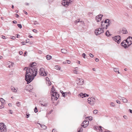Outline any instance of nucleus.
Listing matches in <instances>:
<instances>
[{"label":"nucleus","instance_id":"1","mask_svg":"<svg viewBox=\"0 0 132 132\" xmlns=\"http://www.w3.org/2000/svg\"><path fill=\"white\" fill-rule=\"evenodd\" d=\"M36 64L35 62H32L29 65L30 68L27 70V74H28V73H30V74H32L35 78L37 73V69L35 66Z\"/></svg>","mask_w":132,"mask_h":132},{"label":"nucleus","instance_id":"2","mask_svg":"<svg viewBox=\"0 0 132 132\" xmlns=\"http://www.w3.org/2000/svg\"><path fill=\"white\" fill-rule=\"evenodd\" d=\"M30 66L26 67L24 68L23 70H26V72L25 73V80L27 81V84L30 83L34 78V77L32 74H30V73H28L27 74V70H29L30 68Z\"/></svg>","mask_w":132,"mask_h":132},{"label":"nucleus","instance_id":"3","mask_svg":"<svg viewBox=\"0 0 132 132\" xmlns=\"http://www.w3.org/2000/svg\"><path fill=\"white\" fill-rule=\"evenodd\" d=\"M6 127L3 123H0V132H6Z\"/></svg>","mask_w":132,"mask_h":132},{"label":"nucleus","instance_id":"4","mask_svg":"<svg viewBox=\"0 0 132 132\" xmlns=\"http://www.w3.org/2000/svg\"><path fill=\"white\" fill-rule=\"evenodd\" d=\"M95 101V98L93 97L89 98L88 99V103L92 105H94Z\"/></svg>","mask_w":132,"mask_h":132},{"label":"nucleus","instance_id":"5","mask_svg":"<svg viewBox=\"0 0 132 132\" xmlns=\"http://www.w3.org/2000/svg\"><path fill=\"white\" fill-rule=\"evenodd\" d=\"M103 28H100L95 30V32L96 35H98L103 32Z\"/></svg>","mask_w":132,"mask_h":132},{"label":"nucleus","instance_id":"6","mask_svg":"<svg viewBox=\"0 0 132 132\" xmlns=\"http://www.w3.org/2000/svg\"><path fill=\"white\" fill-rule=\"evenodd\" d=\"M113 40L117 42L118 44H119L120 42L121 37L120 36H117L113 37Z\"/></svg>","mask_w":132,"mask_h":132},{"label":"nucleus","instance_id":"7","mask_svg":"<svg viewBox=\"0 0 132 132\" xmlns=\"http://www.w3.org/2000/svg\"><path fill=\"white\" fill-rule=\"evenodd\" d=\"M126 43L128 44V46H130L132 43V37L129 36L126 40Z\"/></svg>","mask_w":132,"mask_h":132},{"label":"nucleus","instance_id":"8","mask_svg":"<svg viewBox=\"0 0 132 132\" xmlns=\"http://www.w3.org/2000/svg\"><path fill=\"white\" fill-rule=\"evenodd\" d=\"M89 124V122L88 120H85L82 123L81 126L86 128L88 126Z\"/></svg>","mask_w":132,"mask_h":132},{"label":"nucleus","instance_id":"9","mask_svg":"<svg viewBox=\"0 0 132 132\" xmlns=\"http://www.w3.org/2000/svg\"><path fill=\"white\" fill-rule=\"evenodd\" d=\"M109 21V19H107L104 20V21H102L101 22V27L102 28H103L104 29L105 28V26H106V23L107 22V21Z\"/></svg>","mask_w":132,"mask_h":132},{"label":"nucleus","instance_id":"10","mask_svg":"<svg viewBox=\"0 0 132 132\" xmlns=\"http://www.w3.org/2000/svg\"><path fill=\"white\" fill-rule=\"evenodd\" d=\"M53 94L52 96L54 97L55 99L57 100L59 96V95L57 92H54V91H53Z\"/></svg>","mask_w":132,"mask_h":132},{"label":"nucleus","instance_id":"11","mask_svg":"<svg viewBox=\"0 0 132 132\" xmlns=\"http://www.w3.org/2000/svg\"><path fill=\"white\" fill-rule=\"evenodd\" d=\"M103 16L102 15L100 14L96 16L95 18L96 21L97 22L100 21L101 20Z\"/></svg>","mask_w":132,"mask_h":132},{"label":"nucleus","instance_id":"12","mask_svg":"<svg viewBox=\"0 0 132 132\" xmlns=\"http://www.w3.org/2000/svg\"><path fill=\"white\" fill-rule=\"evenodd\" d=\"M62 4L63 6L66 7L68 6L69 5V3L68 2H67V1L66 0L63 1L62 2Z\"/></svg>","mask_w":132,"mask_h":132},{"label":"nucleus","instance_id":"13","mask_svg":"<svg viewBox=\"0 0 132 132\" xmlns=\"http://www.w3.org/2000/svg\"><path fill=\"white\" fill-rule=\"evenodd\" d=\"M39 73L40 75L43 76L44 75V72L45 69L43 68H41L39 70Z\"/></svg>","mask_w":132,"mask_h":132},{"label":"nucleus","instance_id":"14","mask_svg":"<svg viewBox=\"0 0 132 132\" xmlns=\"http://www.w3.org/2000/svg\"><path fill=\"white\" fill-rule=\"evenodd\" d=\"M78 81H79V82L77 84L78 85H82L84 82V80L82 79H79Z\"/></svg>","mask_w":132,"mask_h":132},{"label":"nucleus","instance_id":"15","mask_svg":"<svg viewBox=\"0 0 132 132\" xmlns=\"http://www.w3.org/2000/svg\"><path fill=\"white\" fill-rule=\"evenodd\" d=\"M78 95H79L82 98H83L86 96H89V95L87 94L86 93L83 94L82 93H80Z\"/></svg>","mask_w":132,"mask_h":132},{"label":"nucleus","instance_id":"16","mask_svg":"<svg viewBox=\"0 0 132 132\" xmlns=\"http://www.w3.org/2000/svg\"><path fill=\"white\" fill-rule=\"evenodd\" d=\"M111 23V22H110V20H109V21H107V22L106 23V27H105V29H107L108 28V27L110 25V23Z\"/></svg>","mask_w":132,"mask_h":132},{"label":"nucleus","instance_id":"17","mask_svg":"<svg viewBox=\"0 0 132 132\" xmlns=\"http://www.w3.org/2000/svg\"><path fill=\"white\" fill-rule=\"evenodd\" d=\"M122 31H123V34H126L127 33V31L126 29L125 28H122Z\"/></svg>","mask_w":132,"mask_h":132},{"label":"nucleus","instance_id":"18","mask_svg":"<svg viewBox=\"0 0 132 132\" xmlns=\"http://www.w3.org/2000/svg\"><path fill=\"white\" fill-rule=\"evenodd\" d=\"M38 124H39L40 125V127L44 129H45L47 128V126L44 125H42L40 123H38Z\"/></svg>","mask_w":132,"mask_h":132},{"label":"nucleus","instance_id":"19","mask_svg":"<svg viewBox=\"0 0 132 132\" xmlns=\"http://www.w3.org/2000/svg\"><path fill=\"white\" fill-rule=\"evenodd\" d=\"M110 33L109 32V30H107L106 32L105 35L107 37L111 35L110 34Z\"/></svg>","mask_w":132,"mask_h":132},{"label":"nucleus","instance_id":"20","mask_svg":"<svg viewBox=\"0 0 132 132\" xmlns=\"http://www.w3.org/2000/svg\"><path fill=\"white\" fill-rule=\"evenodd\" d=\"M11 90H12L13 92H16V89L14 87H13V86H11Z\"/></svg>","mask_w":132,"mask_h":132},{"label":"nucleus","instance_id":"21","mask_svg":"<svg viewBox=\"0 0 132 132\" xmlns=\"http://www.w3.org/2000/svg\"><path fill=\"white\" fill-rule=\"evenodd\" d=\"M52 57L50 55H47L46 56V59L47 60H49L51 59Z\"/></svg>","mask_w":132,"mask_h":132},{"label":"nucleus","instance_id":"22","mask_svg":"<svg viewBox=\"0 0 132 132\" xmlns=\"http://www.w3.org/2000/svg\"><path fill=\"white\" fill-rule=\"evenodd\" d=\"M62 53H67V51L65 49H63L61 50Z\"/></svg>","mask_w":132,"mask_h":132},{"label":"nucleus","instance_id":"23","mask_svg":"<svg viewBox=\"0 0 132 132\" xmlns=\"http://www.w3.org/2000/svg\"><path fill=\"white\" fill-rule=\"evenodd\" d=\"M123 102L125 103H127V102L128 100H127L124 97H123L122 98V100Z\"/></svg>","mask_w":132,"mask_h":132},{"label":"nucleus","instance_id":"24","mask_svg":"<svg viewBox=\"0 0 132 132\" xmlns=\"http://www.w3.org/2000/svg\"><path fill=\"white\" fill-rule=\"evenodd\" d=\"M55 69L58 70H60L61 67L58 65H56L55 66Z\"/></svg>","mask_w":132,"mask_h":132},{"label":"nucleus","instance_id":"25","mask_svg":"<svg viewBox=\"0 0 132 132\" xmlns=\"http://www.w3.org/2000/svg\"><path fill=\"white\" fill-rule=\"evenodd\" d=\"M0 101L2 103V104L3 103L5 102L4 100L2 98H1L0 99Z\"/></svg>","mask_w":132,"mask_h":132},{"label":"nucleus","instance_id":"26","mask_svg":"<svg viewBox=\"0 0 132 132\" xmlns=\"http://www.w3.org/2000/svg\"><path fill=\"white\" fill-rule=\"evenodd\" d=\"M14 65V63H12L11 62V63L10 65H9L8 67L9 68H10L12 67H13V66Z\"/></svg>","mask_w":132,"mask_h":132},{"label":"nucleus","instance_id":"27","mask_svg":"<svg viewBox=\"0 0 132 132\" xmlns=\"http://www.w3.org/2000/svg\"><path fill=\"white\" fill-rule=\"evenodd\" d=\"M40 104L42 106H46L47 105V103H44V104L43 103H41Z\"/></svg>","mask_w":132,"mask_h":132},{"label":"nucleus","instance_id":"28","mask_svg":"<svg viewBox=\"0 0 132 132\" xmlns=\"http://www.w3.org/2000/svg\"><path fill=\"white\" fill-rule=\"evenodd\" d=\"M67 2L69 3V4H71L73 2V0H68V1H67Z\"/></svg>","mask_w":132,"mask_h":132},{"label":"nucleus","instance_id":"29","mask_svg":"<svg viewBox=\"0 0 132 132\" xmlns=\"http://www.w3.org/2000/svg\"><path fill=\"white\" fill-rule=\"evenodd\" d=\"M98 110H94L93 112V113L94 114H96L97 113H98Z\"/></svg>","mask_w":132,"mask_h":132},{"label":"nucleus","instance_id":"30","mask_svg":"<svg viewBox=\"0 0 132 132\" xmlns=\"http://www.w3.org/2000/svg\"><path fill=\"white\" fill-rule=\"evenodd\" d=\"M82 128V127H79L78 129V132H81V130Z\"/></svg>","mask_w":132,"mask_h":132},{"label":"nucleus","instance_id":"31","mask_svg":"<svg viewBox=\"0 0 132 132\" xmlns=\"http://www.w3.org/2000/svg\"><path fill=\"white\" fill-rule=\"evenodd\" d=\"M113 70L115 72H117V71H118L119 69L117 68H113Z\"/></svg>","mask_w":132,"mask_h":132},{"label":"nucleus","instance_id":"32","mask_svg":"<svg viewBox=\"0 0 132 132\" xmlns=\"http://www.w3.org/2000/svg\"><path fill=\"white\" fill-rule=\"evenodd\" d=\"M17 26L20 29H21L22 28V26L21 24H17Z\"/></svg>","mask_w":132,"mask_h":132},{"label":"nucleus","instance_id":"33","mask_svg":"<svg viewBox=\"0 0 132 132\" xmlns=\"http://www.w3.org/2000/svg\"><path fill=\"white\" fill-rule=\"evenodd\" d=\"M125 43H126V40H123L121 43V45L122 46H123V45Z\"/></svg>","mask_w":132,"mask_h":132},{"label":"nucleus","instance_id":"34","mask_svg":"<svg viewBox=\"0 0 132 132\" xmlns=\"http://www.w3.org/2000/svg\"><path fill=\"white\" fill-rule=\"evenodd\" d=\"M66 94V95H67V92H64V93H62V95L64 97H65V94Z\"/></svg>","mask_w":132,"mask_h":132},{"label":"nucleus","instance_id":"35","mask_svg":"<svg viewBox=\"0 0 132 132\" xmlns=\"http://www.w3.org/2000/svg\"><path fill=\"white\" fill-rule=\"evenodd\" d=\"M34 112L35 113H37L38 112V109L37 107H36L34 109Z\"/></svg>","mask_w":132,"mask_h":132},{"label":"nucleus","instance_id":"36","mask_svg":"<svg viewBox=\"0 0 132 132\" xmlns=\"http://www.w3.org/2000/svg\"><path fill=\"white\" fill-rule=\"evenodd\" d=\"M122 46H123V47L125 48L128 47V46H127V44L125 43V44L123 45Z\"/></svg>","mask_w":132,"mask_h":132},{"label":"nucleus","instance_id":"37","mask_svg":"<svg viewBox=\"0 0 132 132\" xmlns=\"http://www.w3.org/2000/svg\"><path fill=\"white\" fill-rule=\"evenodd\" d=\"M54 90V91H55V90L54 89V88L53 86L52 88L51 89V92H52L53 93V91H54L53 90Z\"/></svg>","mask_w":132,"mask_h":132},{"label":"nucleus","instance_id":"38","mask_svg":"<svg viewBox=\"0 0 132 132\" xmlns=\"http://www.w3.org/2000/svg\"><path fill=\"white\" fill-rule=\"evenodd\" d=\"M82 56L84 58H86L85 56H86V55L84 53H83L82 54Z\"/></svg>","mask_w":132,"mask_h":132},{"label":"nucleus","instance_id":"39","mask_svg":"<svg viewBox=\"0 0 132 132\" xmlns=\"http://www.w3.org/2000/svg\"><path fill=\"white\" fill-rule=\"evenodd\" d=\"M11 63V62L10 61H8L6 62V64L10 65Z\"/></svg>","mask_w":132,"mask_h":132},{"label":"nucleus","instance_id":"40","mask_svg":"<svg viewBox=\"0 0 132 132\" xmlns=\"http://www.w3.org/2000/svg\"><path fill=\"white\" fill-rule=\"evenodd\" d=\"M110 105H111V106H115V104H114L112 102V103H110Z\"/></svg>","mask_w":132,"mask_h":132},{"label":"nucleus","instance_id":"41","mask_svg":"<svg viewBox=\"0 0 132 132\" xmlns=\"http://www.w3.org/2000/svg\"><path fill=\"white\" fill-rule=\"evenodd\" d=\"M47 73L45 72V71H44V75H43V76H46L47 75Z\"/></svg>","mask_w":132,"mask_h":132},{"label":"nucleus","instance_id":"42","mask_svg":"<svg viewBox=\"0 0 132 132\" xmlns=\"http://www.w3.org/2000/svg\"><path fill=\"white\" fill-rule=\"evenodd\" d=\"M123 97H121V96H119L118 97V98L120 100H122V98Z\"/></svg>","mask_w":132,"mask_h":132},{"label":"nucleus","instance_id":"43","mask_svg":"<svg viewBox=\"0 0 132 132\" xmlns=\"http://www.w3.org/2000/svg\"><path fill=\"white\" fill-rule=\"evenodd\" d=\"M89 56L92 57L94 56L91 53L89 54Z\"/></svg>","mask_w":132,"mask_h":132},{"label":"nucleus","instance_id":"44","mask_svg":"<svg viewBox=\"0 0 132 132\" xmlns=\"http://www.w3.org/2000/svg\"><path fill=\"white\" fill-rule=\"evenodd\" d=\"M116 102L118 104H120V101L118 100H117L116 101Z\"/></svg>","mask_w":132,"mask_h":132},{"label":"nucleus","instance_id":"45","mask_svg":"<svg viewBox=\"0 0 132 132\" xmlns=\"http://www.w3.org/2000/svg\"><path fill=\"white\" fill-rule=\"evenodd\" d=\"M27 52H26V51H25L24 52V55H23L24 56H27Z\"/></svg>","mask_w":132,"mask_h":132},{"label":"nucleus","instance_id":"46","mask_svg":"<svg viewBox=\"0 0 132 132\" xmlns=\"http://www.w3.org/2000/svg\"><path fill=\"white\" fill-rule=\"evenodd\" d=\"M19 53L20 55H21L22 54L23 52L22 51H19Z\"/></svg>","mask_w":132,"mask_h":132},{"label":"nucleus","instance_id":"47","mask_svg":"<svg viewBox=\"0 0 132 132\" xmlns=\"http://www.w3.org/2000/svg\"><path fill=\"white\" fill-rule=\"evenodd\" d=\"M11 38L13 39H15V37L14 36H12L11 37Z\"/></svg>","mask_w":132,"mask_h":132},{"label":"nucleus","instance_id":"48","mask_svg":"<svg viewBox=\"0 0 132 132\" xmlns=\"http://www.w3.org/2000/svg\"><path fill=\"white\" fill-rule=\"evenodd\" d=\"M100 129H99V130L101 131V130L102 131V127L101 126H99Z\"/></svg>","mask_w":132,"mask_h":132},{"label":"nucleus","instance_id":"49","mask_svg":"<svg viewBox=\"0 0 132 132\" xmlns=\"http://www.w3.org/2000/svg\"><path fill=\"white\" fill-rule=\"evenodd\" d=\"M67 63L68 64H70L71 62L69 60H67Z\"/></svg>","mask_w":132,"mask_h":132},{"label":"nucleus","instance_id":"50","mask_svg":"<svg viewBox=\"0 0 132 132\" xmlns=\"http://www.w3.org/2000/svg\"><path fill=\"white\" fill-rule=\"evenodd\" d=\"M52 132H56V130L54 129L52 130Z\"/></svg>","mask_w":132,"mask_h":132},{"label":"nucleus","instance_id":"51","mask_svg":"<svg viewBox=\"0 0 132 132\" xmlns=\"http://www.w3.org/2000/svg\"><path fill=\"white\" fill-rule=\"evenodd\" d=\"M9 111L10 113L12 114L13 113L12 111H11V110H9Z\"/></svg>","mask_w":132,"mask_h":132},{"label":"nucleus","instance_id":"52","mask_svg":"<svg viewBox=\"0 0 132 132\" xmlns=\"http://www.w3.org/2000/svg\"><path fill=\"white\" fill-rule=\"evenodd\" d=\"M26 43V42H21V43H22V45H24L26 44L24 43Z\"/></svg>","mask_w":132,"mask_h":132},{"label":"nucleus","instance_id":"53","mask_svg":"<svg viewBox=\"0 0 132 132\" xmlns=\"http://www.w3.org/2000/svg\"><path fill=\"white\" fill-rule=\"evenodd\" d=\"M20 105L19 102H17V106H19Z\"/></svg>","mask_w":132,"mask_h":132},{"label":"nucleus","instance_id":"54","mask_svg":"<svg viewBox=\"0 0 132 132\" xmlns=\"http://www.w3.org/2000/svg\"><path fill=\"white\" fill-rule=\"evenodd\" d=\"M95 61L96 62H98L99 61V60L97 58H96L95 59Z\"/></svg>","mask_w":132,"mask_h":132},{"label":"nucleus","instance_id":"55","mask_svg":"<svg viewBox=\"0 0 132 132\" xmlns=\"http://www.w3.org/2000/svg\"><path fill=\"white\" fill-rule=\"evenodd\" d=\"M26 42L27 43H28L29 42V40L28 39H27L26 40Z\"/></svg>","mask_w":132,"mask_h":132},{"label":"nucleus","instance_id":"56","mask_svg":"<svg viewBox=\"0 0 132 132\" xmlns=\"http://www.w3.org/2000/svg\"><path fill=\"white\" fill-rule=\"evenodd\" d=\"M74 72L75 73H77V71L76 70H75L74 71Z\"/></svg>","mask_w":132,"mask_h":132},{"label":"nucleus","instance_id":"57","mask_svg":"<svg viewBox=\"0 0 132 132\" xmlns=\"http://www.w3.org/2000/svg\"><path fill=\"white\" fill-rule=\"evenodd\" d=\"M30 114H26V118H28L29 117V116Z\"/></svg>","mask_w":132,"mask_h":132},{"label":"nucleus","instance_id":"58","mask_svg":"<svg viewBox=\"0 0 132 132\" xmlns=\"http://www.w3.org/2000/svg\"><path fill=\"white\" fill-rule=\"evenodd\" d=\"M8 105L9 106H11L12 105V104L11 103H9L8 104Z\"/></svg>","mask_w":132,"mask_h":132},{"label":"nucleus","instance_id":"59","mask_svg":"<svg viewBox=\"0 0 132 132\" xmlns=\"http://www.w3.org/2000/svg\"><path fill=\"white\" fill-rule=\"evenodd\" d=\"M123 118L125 119H126L127 118V116H123Z\"/></svg>","mask_w":132,"mask_h":132},{"label":"nucleus","instance_id":"60","mask_svg":"<svg viewBox=\"0 0 132 132\" xmlns=\"http://www.w3.org/2000/svg\"><path fill=\"white\" fill-rule=\"evenodd\" d=\"M2 106L0 105V109H2V108H3L4 107L2 106Z\"/></svg>","mask_w":132,"mask_h":132},{"label":"nucleus","instance_id":"61","mask_svg":"<svg viewBox=\"0 0 132 132\" xmlns=\"http://www.w3.org/2000/svg\"><path fill=\"white\" fill-rule=\"evenodd\" d=\"M52 111H53L52 110H51L50 112H49V113H48V114H50L51 113V112H52Z\"/></svg>","mask_w":132,"mask_h":132},{"label":"nucleus","instance_id":"62","mask_svg":"<svg viewBox=\"0 0 132 132\" xmlns=\"http://www.w3.org/2000/svg\"><path fill=\"white\" fill-rule=\"evenodd\" d=\"M33 31L34 32H36V31H37V30L35 29H34L33 30Z\"/></svg>","mask_w":132,"mask_h":132},{"label":"nucleus","instance_id":"63","mask_svg":"<svg viewBox=\"0 0 132 132\" xmlns=\"http://www.w3.org/2000/svg\"><path fill=\"white\" fill-rule=\"evenodd\" d=\"M129 111L130 112L132 113V110L130 109H129Z\"/></svg>","mask_w":132,"mask_h":132},{"label":"nucleus","instance_id":"64","mask_svg":"<svg viewBox=\"0 0 132 132\" xmlns=\"http://www.w3.org/2000/svg\"><path fill=\"white\" fill-rule=\"evenodd\" d=\"M13 23H16V21H13Z\"/></svg>","mask_w":132,"mask_h":132}]
</instances>
